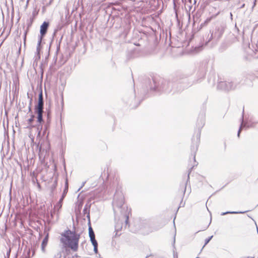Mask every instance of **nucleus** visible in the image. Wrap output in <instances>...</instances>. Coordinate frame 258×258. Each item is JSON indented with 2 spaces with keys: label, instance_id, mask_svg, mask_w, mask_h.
I'll return each instance as SVG.
<instances>
[{
  "label": "nucleus",
  "instance_id": "obj_14",
  "mask_svg": "<svg viewBox=\"0 0 258 258\" xmlns=\"http://www.w3.org/2000/svg\"><path fill=\"white\" fill-rule=\"evenodd\" d=\"M246 211H244V212H236V211H227V212H223L221 214V215L222 216H224V215H225L226 214H243V213H245Z\"/></svg>",
  "mask_w": 258,
  "mask_h": 258
},
{
  "label": "nucleus",
  "instance_id": "obj_33",
  "mask_svg": "<svg viewBox=\"0 0 258 258\" xmlns=\"http://www.w3.org/2000/svg\"><path fill=\"white\" fill-rule=\"evenodd\" d=\"M29 111H31V103L30 104V105H29Z\"/></svg>",
  "mask_w": 258,
  "mask_h": 258
},
{
  "label": "nucleus",
  "instance_id": "obj_25",
  "mask_svg": "<svg viewBox=\"0 0 258 258\" xmlns=\"http://www.w3.org/2000/svg\"><path fill=\"white\" fill-rule=\"evenodd\" d=\"M124 216L126 217V219H125V222L126 224H127L128 223V216H127L126 215H125Z\"/></svg>",
  "mask_w": 258,
  "mask_h": 258
},
{
  "label": "nucleus",
  "instance_id": "obj_7",
  "mask_svg": "<svg viewBox=\"0 0 258 258\" xmlns=\"http://www.w3.org/2000/svg\"><path fill=\"white\" fill-rule=\"evenodd\" d=\"M224 31V29L223 27H218L215 29L214 33H212L211 35L210 39L212 38L219 39L223 35Z\"/></svg>",
  "mask_w": 258,
  "mask_h": 258
},
{
  "label": "nucleus",
  "instance_id": "obj_29",
  "mask_svg": "<svg viewBox=\"0 0 258 258\" xmlns=\"http://www.w3.org/2000/svg\"><path fill=\"white\" fill-rule=\"evenodd\" d=\"M204 124V120H201V125H200V126L201 127H203V125Z\"/></svg>",
  "mask_w": 258,
  "mask_h": 258
},
{
  "label": "nucleus",
  "instance_id": "obj_15",
  "mask_svg": "<svg viewBox=\"0 0 258 258\" xmlns=\"http://www.w3.org/2000/svg\"><path fill=\"white\" fill-rule=\"evenodd\" d=\"M200 136H201V131L200 130H199L196 135V138H197V142H196V150L198 149V144L200 142Z\"/></svg>",
  "mask_w": 258,
  "mask_h": 258
},
{
  "label": "nucleus",
  "instance_id": "obj_40",
  "mask_svg": "<svg viewBox=\"0 0 258 258\" xmlns=\"http://www.w3.org/2000/svg\"><path fill=\"white\" fill-rule=\"evenodd\" d=\"M66 185H68V182H67V181H66Z\"/></svg>",
  "mask_w": 258,
  "mask_h": 258
},
{
  "label": "nucleus",
  "instance_id": "obj_27",
  "mask_svg": "<svg viewBox=\"0 0 258 258\" xmlns=\"http://www.w3.org/2000/svg\"><path fill=\"white\" fill-rule=\"evenodd\" d=\"M192 167H194V166H193ZM192 168H193V167H191V168L189 169V172H188V175H187V180H188V179H189V173H190V171H191V169H192Z\"/></svg>",
  "mask_w": 258,
  "mask_h": 258
},
{
  "label": "nucleus",
  "instance_id": "obj_20",
  "mask_svg": "<svg viewBox=\"0 0 258 258\" xmlns=\"http://www.w3.org/2000/svg\"><path fill=\"white\" fill-rule=\"evenodd\" d=\"M11 248H9V249H8V250L7 252L6 256H5V258H9L10 253H11Z\"/></svg>",
  "mask_w": 258,
  "mask_h": 258
},
{
  "label": "nucleus",
  "instance_id": "obj_42",
  "mask_svg": "<svg viewBox=\"0 0 258 258\" xmlns=\"http://www.w3.org/2000/svg\"><path fill=\"white\" fill-rule=\"evenodd\" d=\"M175 242V239H174V242Z\"/></svg>",
  "mask_w": 258,
  "mask_h": 258
},
{
  "label": "nucleus",
  "instance_id": "obj_4",
  "mask_svg": "<svg viewBox=\"0 0 258 258\" xmlns=\"http://www.w3.org/2000/svg\"><path fill=\"white\" fill-rule=\"evenodd\" d=\"M243 127H254L258 128V120H255L254 119H250L249 120L244 123L243 122V119L242 118V122L241 123L240 126L237 133V136L238 137H239L240 133L241 131L242 128Z\"/></svg>",
  "mask_w": 258,
  "mask_h": 258
},
{
  "label": "nucleus",
  "instance_id": "obj_1",
  "mask_svg": "<svg viewBox=\"0 0 258 258\" xmlns=\"http://www.w3.org/2000/svg\"><path fill=\"white\" fill-rule=\"evenodd\" d=\"M62 237L60 241L65 247H68L74 251H76L78 248V242L80 235L75 231L67 230L64 231L61 234Z\"/></svg>",
  "mask_w": 258,
  "mask_h": 258
},
{
  "label": "nucleus",
  "instance_id": "obj_11",
  "mask_svg": "<svg viewBox=\"0 0 258 258\" xmlns=\"http://www.w3.org/2000/svg\"><path fill=\"white\" fill-rule=\"evenodd\" d=\"M35 112L37 114V122L40 124L43 121V109H35Z\"/></svg>",
  "mask_w": 258,
  "mask_h": 258
},
{
  "label": "nucleus",
  "instance_id": "obj_6",
  "mask_svg": "<svg viewBox=\"0 0 258 258\" xmlns=\"http://www.w3.org/2000/svg\"><path fill=\"white\" fill-rule=\"evenodd\" d=\"M89 236L92 245L94 246V251L95 253L98 252V243L95 239V235L94 231L91 226L89 227Z\"/></svg>",
  "mask_w": 258,
  "mask_h": 258
},
{
  "label": "nucleus",
  "instance_id": "obj_26",
  "mask_svg": "<svg viewBox=\"0 0 258 258\" xmlns=\"http://www.w3.org/2000/svg\"><path fill=\"white\" fill-rule=\"evenodd\" d=\"M202 46H200L198 47H196L195 49H196V51H199L202 49Z\"/></svg>",
  "mask_w": 258,
  "mask_h": 258
},
{
  "label": "nucleus",
  "instance_id": "obj_3",
  "mask_svg": "<svg viewBox=\"0 0 258 258\" xmlns=\"http://www.w3.org/2000/svg\"><path fill=\"white\" fill-rule=\"evenodd\" d=\"M124 204V196L121 191L116 190L112 202V206L114 213L115 214L116 209L120 210Z\"/></svg>",
  "mask_w": 258,
  "mask_h": 258
},
{
  "label": "nucleus",
  "instance_id": "obj_18",
  "mask_svg": "<svg viewBox=\"0 0 258 258\" xmlns=\"http://www.w3.org/2000/svg\"><path fill=\"white\" fill-rule=\"evenodd\" d=\"M50 122H49L48 123V122L46 121V123L44 125V134H46V132L48 130V128H49V125H50Z\"/></svg>",
  "mask_w": 258,
  "mask_h": 258
},
{
  "label": "nucleus",
  "instance_id": "obj_5",
  "mask_svg": "<svg viewBox=\"0 0 258 258\" xmlns=\"http://www.w3.org/2000/svg\"><path fill=\"white\" fill-rule=\"evenodd\" d=\"M236 83L234 82L221 81L217 85L219 89L229 91L233 90L236 87Z\"/></svg>",
  "mask_w": 258,
  "mask_h": 258
},
{
  "label": "nucleus",
  "instance_id": "obj_17",
  "mask_svg": "<svg viewBox=\"0 0 258 258\" xmlns=\"http://www.w3.org/2000/svg\"><path fill=\"white\" fill-rule=\"evenodd\" d=\"M122 227L119 223H116L115 226V231L116 232L115 236L117 235V232L121 229Z\"/></svg>",
  "mask_w": 258,
  "mask_h": 258
},
{
  "label": "nucleus",
  "instance_id": "obj_21",
  "mask_svg": "<svg viewBox=\"0 0 258 258\" xmlns=\"http://www.w3.org/2000/svg\"><path fill=\"white\" fill-rule=\"evenodd\" d=\"M212 237H213V236H211L209 237V238L205 239V243L204 246H205L206 244H207L209 242V241L211 240V239L212 238Z\"/></svg>",
  "mask_w": 258,
  "mask_h": 258
},
{
  "label": "nucleus",
  "instance_id": "obj_34",
  "mask_svg": "<svg viewBox=\"0 0 258 258\" xmlns=\"http://www.w3.org/2000/svg\"><path fill=\"white\" fill-rule=\"evenodd\" d=\"M36 179H37L36 178H35V179H33L32 180H33V182H35L36 181Z\"/></svg>",
  "mask_w": 258,
  "mask_h": 258
},
{
  "label": "nucleus",
  "instance_id": "obj_9",
  "mask_svg": "<svg viewBox=\"0 0 258 258\" xmlns=\"http://www.w3.org/2000/svg\"><path fill=\"white\" fill-rule=\"evenodd\" d=\"M49 26V23L46 21H44L42 24L40 26V36H42V38L45 35L47 32L48 28Z\"/></svg>",
  "mask_w": 258,
  "mask_h": 258
},
{
  "label": "nucleus",
  "instance_id": "obj_31",
  "mask_svg": "<svg viewBox=\"0 0 258 258\" xmlns=\"http://www.w3.org/2000/svg\"><path fill=\"white\" fill-rule=\"evenodd\" d=\"M173 257H174V258H177V253H173Z\"/></svg>",
  "mask_w": 258,
  "mask_h": 258
},
{
  "label": "nucleus",
  "instance_id": "obj_10",
  "mask_svg": "<svg viewBox=\"0 0 258 258\" xmlns=\"http://www.w3.org/2000/svg\"><path fill=\"white\" fill-rule=\"evenodd\" d=\"M44 101L43 97L42 91L39 93L38 95V104L35 106V109H43Z\"/></svg>",
  "mask_w": 258,
  "mask_h": 258
},
{
  "label": "nucleus",
  "instance_id": "obj_37",
  "mask_svg": "<svg viewBox=\"0 0 258 258\" xmlns=\"http://www.w3.org/2000/svg\"><path fill=\"white\" fill-rule=\"evenodd\" d=\"M244 7V4L242 5V6L241 7V8H242Z\"/></svg>",
  "mask_w": 258,
  "mask_h": 258
},
{
  "label": "nucleus",
  "instance_id": "obj_32",
  "mask_svg": "<svg viewBox=\"0 0 258 258\" xmlns=\"http://www.w3.org/2000/svg\"><path fill=\"white\" fill-rule=\"evenodd\" d=\"M148 257H151V258H153V255H147L145 258H148Z\"/></svg>",
  "mask_w": 258,
  "mask_h": 258
},
{
  "label": "nucleus",
  "instance_id": "obj_39",
  "mask_svg": "<svg viewBox=\"0 0 258 258\" xmlns=\"http://www.w3.org/2000/svg\"><path fill=\"white\" fill-rule=\"evenodd\" d=\"M33 15H34V16L35 15V13L34 12L33 13Z\"/></svg>",
  "mask_w": 258,
  "mask_h": 258
},
{
  "label": "nucleus",
  "instance_id": "obj_24",
  "mask_svg": "<svg viewBox=\"0 0 258 258\" xmlns=\"http://www.w3.org/2000/svg\"><path fill=\"white\" fill-rule=\"evenodd\" d=\"M186 190V185H183L182 186V192L184 194Z\"/></svg>",
  "mask_w": 258,
  "mask_h": 258
},
{
  "label": "nucleus",
  "instance_id": "obj_2",
  "mask_svg": "<svg viewBox=\"0 0 258 258\" xmlns=\"http://www.w3.org/2000/svg\"><path fill=\"white\" fill-rule=\"evenodd\" d=\"M182 83H184V82L175 83L169 81L163 80L160 86L157 87L155 86L153 89L156 91H162L166 93H169L172 92L173 93H175L180 91L185 88L188 87L187 85H182L181 84Z\"/></svg>",
  "mask_w": 258,
  "mask_h": 258
},
{
  "label": "nucleus",
  "instance_id": "obj_22",
  "mask_svg": "<svg viewBox=\"0 0 258 258\" xmlns=\"http://www.w3.org/2000/svg\"><path fill=\"white\" fill-rule=\"evenodd\" d=\"M50 112H48L47 114V119L46 121L48 122V123L49 122H50Z\"/></svg>",
  "mask_w": 258,
  "mask_h": 258
},
{
  "label": "nucleus",
  "instance_id": "obj_23",
  "mask_svg": "<svg viewBox=\"0 0 258 258\" xmlns=\"http://www.w3.org/2000/svg\"><path fill=\"white\" fill-rule=\"evenodd\" d=\"M36 182H37V187H38V189L39 190H40L41 189V185H40V183L38 182V180H37V179H36Z\"/></svg>",
  "mask_w": 258,
  "mask_h": 258
},
{
  "label": "nucleus",
  "instance_id": "obj_19",
  "mask_svg": "<svg viewBox=\"0 0 258 258\" xmlns=\"http://www.w3.org/2000/svg\"><path fill=\"white\" fill-rule=\"evenodd\" d=\"M34 115H32L31 117L28 120V123L29 124H31L32 122L34 121Z\"/></svg>",
  "mask_w": 258,
  "mask_h": 258
},
{
  "label": "nucleus",
  "instance_id": "obj_8",
  "mask_svg": "<svg viewBox=\"0 0 258 258\" xmlns=\"http://www.w3.org/2000/svg\"><path fill=\"white\" fill-rule=\"evenodd\" d=\"M67 190H68V185L66 187V188L63 191V193L61 197L59 199V201L56 204V205L54 206L55 210H57V211H58L59 210V209H61V208L62 207V201L63 200L64 197L66 196V191H67Z\"/></svg>",
  "mask_w": 258,
  "mask_h": 258
},
{
  "label": "nucleus",
  "instance_id": "obj_30",
  "mask_svg": "<svg viewBox=\"0 0 258 258\" xmlns=\"http://www.w3.org/2000/svg\"><path fill=\"white\" fill-rule=\"evenodd\" d=\"M85 183L86 181H84L82 183L81 186L79 188L78 190H79L81 188H82L84 186Z\"/></svg>",
  "mask_w": 258,
  "mask_h": 258
},
{
  "label": "nucleus",
  "instance_id": "obj_12",
  "mask_svg": "<svg viewBox=\"0 0 258 258\" xmlns=\"http://www.w3.org/2000/svg\"><path fill=\"white\" fill-rule=\"evenodd\" d=\"M48 241V233L46 234V235L45 236L44 239L42 240V243H41V250L43 252L45 251V248L47 244Z\"/></svg>",
  "mask_w": 258,
  "mask_h": 258
},
{
  "label": "nucleus",
  "instance_id": "obj_13",
  "mask_svg": "<svg viewBox=\"0 0 258 258\" xmlns=\"http://www.w3.org/2000/svg\"><path fill=\"white\" fill-rule=\"evenodd\" d=\"M84 214H87V217L90 222V206L86 205L83 211Z\"/></svg>",
  "mask_w": 258,
  "mask_h": 258
},
{
  "label": "nucleus",
  "instance_id": "obj_16",
  "mask_svg": "<svg viewBox=\"0 0 258 258\" xmlns=\"http://www.w3.org/2000/svg\"><path fill=\"white\" fill-rule=\"evenodd\" d=\"M42 36H39V40H38V43H37V48H36V51H37V53H39V52H40V44H41V41H42Z\"/></svg>",
  "mask_w": 258,
  "mask_h": 258
},
{
  "label": "nucleus",
  "instance_id": "obj_35",
  "mask_svg": "<svg viewBox=\"0 0 258 258\" xmlns=\"http://www.w3.org/2000/svg\"><path fill=\"white\" fill-rule=\"evenodd\" d=\"M193 159L194 160V161H196V157H195V156H194V158H193Z\"/></svg>",
  "mask_w": 258,
  "mask_h": 258
},
{
  "label": "nucleus",
  "instance_id": "obj_41",
  "mask_svg": "<svg viewBox=\"0 0 258 258\" xmlns=\"http://www.w3.org/2000/svg\"><path fill=\"white\" fill-rule=\"evenodd\" d=\"M18 163H19L20 162H18ZM20 165V166H21V164H19Z\"/></svg>",
  "mask_w": 258,
  "mask_h": 258
},
{
  "label": "nucleus",
  "instance_id": "obj_28",
  "mask_svg": "<svg viewBox=\"0 0 258 258\" xmlns=\"http://www.w3.org/2000/svg\"><path fill=\"white\" fill-rule=\"evenodd\" d=\"M26 34H27V32H25V33L24 34V43H25V41H26Z\"/></svg>",
  "mask_w": 258,
  "mask_h": 258
},
{
  "label": "nucleus",
  "instance_id": "obj_36",
  "mask_svg": "<svg viewBox=\"0 0 258 258\" xmlns=\"http://www.w3.org/2000/svg\"><path fill=\"white\" fill-rule=\"evenodd\" d=\"M230 17H231V18L232 19V14L231 13H230Z\"/></svg>",
  "mask_w": 258,
  "mask_h": 258
},
{
  "label": "nucleus",
  "instance_id": "obj_38",
  "mask_svg": "<svg viewBox=\"0 0 258 258\" xmlns=\"http://www.w3.org/2000/svg\"><path fill=\"white\" fill-rule=\"evenodd\" d=\"M256 46H257V47H258V41H257V44H256Z\"/></svg>",
  "mask_w": 258,
  "mask_h": 258
}]
</instances>
